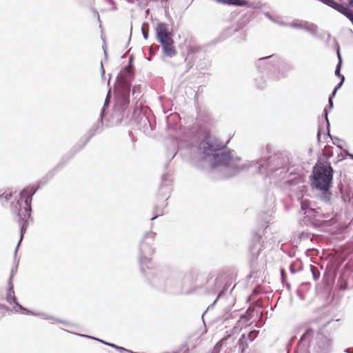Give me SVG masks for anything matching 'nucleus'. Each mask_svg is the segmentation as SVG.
<instances>
[{
	"mask_svg": "<svg viewBox=\"0 0 353 353\" xmlns=\"http://www.w3.org/2000/svg\"><path fill=\"white\" fill-rule=\"evenodd\" d=\"M40 188V185H38L37 188L34 187H26L23 190L20 192V198L21 200L23 199V202L26 205V207L22 208L21 203L19 201L17 202L14 205V208L16 209L17 216L18 217V223L19 225V232L20 236L17 247L14 250V257H16L18 249L20 246V244L23 239V236L27 231L29 221H32V196L37 192V191Z\"/></svg>",
	"mask_w": 353,
	"mask_h": 353,
	"instance_id": "39448f33",
	"label": "nucleus"
},
{
	"mask_svg": "<svg viewBox=\"0 0 353 353\" xmlns=\"http://www.w3.org/2000/svg\"><path fill=\"white\" fill-rule=\"evenodd\" d=\"M17 265H16L15 268H12L8 281H11V282H12V278H13L14 274L17 272Z\"/></svg>",
	"mask_w": 353,
	"mask_h": 353,
	"instance_id": "de8ad7c7",
	"label": "nucleus"
},
{
	"mask_svg": "<svg viewBox=\"0 0 353 353\" xmlns=\"http://www.w3.org/2000/svg\"><path fill=\"white\" fill-rule=\"evenodd\" d=\"M294 341H295V338L294 337L291 338V339L290 340L289 343L288 344V346H287V353H290V345H292V343H294Z\"/></svg>",
	"mask_w": 353,
	"mask_h": 353,
	"instance_id": "603ef678",
	"label": "nucleus"
},
{
	"mask_svg": "<svg viewBox=\"0 0 353 353\" xmlns=\"http://www.w3.org/2000/svg\"><path fill=\"white\" fill-rule=\"evenodd\" d=\"M110 104V101H109L108 99V98H106L105 100L104 104L103 105V108H102V109L101 110L99 117H101L102 118H105V116L107 114L106 109L108 108Z\"/></svg>",
	"mask_w": 353,
	"mask_h": 353,
	"instance_id": "e433bc0d",
	"label": "nucleus"
},
{
	"mask_svg": "<svg viewBox=\"0 0 353 353\" xmlns=\"http://www.w3.org/2000/svg\"><path fill=\"white\" fill-rule=\"evenodd\" d=\"M79 335L81 336L85 337V338H88V339L96 340V341H97V339H99L98 338H96L94 336H92L86 335V334H79Z\"/></svg>",
	"mask_w": 353,
	"mask_h": 353,
	"instance_id": "5fc2aeb1",
	"label": "nucleus"
},
{
	"mask_svg": "<svg viewBox=\"0 0 353 353\" xmlns=\"http://www.w3.org/2000/svg\"><path fill=\"white\" fill-rule=\"evenodd\" d=\"M348 3L350 5L353 6V0H348Z\"/></svg>",
	"mask_w": 353,
	"mask_h": 353,
	"instance_id": "338daca9",
	"label": "nucleus"
},
{
	"mask_svg": "<svg viewBox=\"0 0 353 353\" xmlns=\"http://www.w3.org/2000/svg\"><path fill=\"white\" fill-rule=\"evenodd\" d=\"M229 285H228V283L225 284V285L223 287V288L219 292L218 295H217L216 298L215 299V300L213 301V303L212 304H210L208 307V308L205 310V311L203 313L202 316H201L202 318L203 317L205 314L208 312V310H210V308H212L214 307V305L216 304V303L219 301V299L225 294L226 292L228 290Z\"/></svg>",
	"mask_w": 353,
	"mask_h": 353,
	"instance_id": "393cba45",
	"label": "nucleus"
},
{
	"mask_svg": "<svg viewBox=\"0 0 353 353\" xmlns=\"http://www.w3.org/2000/svg\"><path fill=\"white\" fill-rule=\"evenodd\" d=\"M256 67L261 73L265 70L267 77L278 81L287 77L291 67L276 54L261 57L256 61Z\"/></svg>",
	"mask_w": 353,
	"mask_h": 353,
	"instance_id": "6e6552de",
	"label": "nucleus"
},
{
	"mask_svg": "<svg viewBox=\"0 0 353 353\" xmlns=\"http://www.w3.org/2000/svg\"><path fill=\"white\" fill-rule=\"evenodd\" d=\"M337 92H335V89L333 90L331 95L329 97L328 99V105L327 106L329 110H332L334 107L332 99L335 97Z\"/></svg>",
	"mask_w": 353,
	"mask_h": 353,
	"instance_id": "a19ab883",
	"label": "nucleus"
},
{
	"mask_svg": "<svg viewBox=\"0 0 353 353\" xmlns=\"http://www.w3.org/2000/svg\"><path fill=\"white\" fill-rule=\"evenodd\" d=\"M1 309H4V310H8L9 307L7 305H6L0 304V310Z\"/></svg>",
	"mask_w": 353,
	"mask_h": 353,
	"instance_id": "680f3d73",
	"label": "nucleus"
},
{
	"mask_svg": "<svg viewBox=\"0 0 353 353\" xmlns=\"http://www.w3.org/2000/svg\"><path fill=\"white\" fill-rule=\"evenodd\" d=\"M230 315V314H225V315H223V317L221 318L222 321H227L229 319V316Z\"/></svg>",
	"mask_w": 353,
	"mask_h": 353,
	"instance_id": "13d9d810",
	"label": "nucleus"
},
{
	"mask_svg": "<svg viewBox=\"0 0 353 353\" xmlns=\"http://www.w3.org/2000/svg\"><path fill=\"white\" fill-rule=\"evenodd\" d=\"M154 216L150 219L151 221L155 220L157 217L163 215V209L159 205H156L153 209Z\"/></svg>",
	"mask_w": 353,
	"mask_h": 353,
	"instance_id": "473e14b6",
	"label": "nucleus"
},
{
	"mask_svg": "<svg viewBox=\"0 0 353 353\" xmlns=\"http://www.w3.org/2000/svg\"><path fill=\"white\" fill-rule=\"evenodd\" d=\"M119 88L116 91L114 109L116 112H123L130 103V82L117 81Z\"/></svg>",
	"mask_w": 353,
	"mask_h": 353,
	"instance_id": "ddd939ff",
	"label": "nucleus"
},
{
	"mask_svg": "<svg viewBox=\"0 0 353 353\" xmlns=\"http://www.w3.org/2000/svg\"><path fill=\"white\" fill-rule=\"evenodd\" d=\"M321 133H322V127H321V125L319 124L317 134H316V139H317V141L319 143L321 141Z\"/></svg>",
	"mask_w": 353,
	"mask_h": 353,
	"instance_id": "49530a36",
	"label": "nucleus"
},
{
	"mask_svg": "<svg viewBox=\"0 0 353 353\" xmlns=\"http://www.w3.org/2000/svg\"><path fill=\"white\" fill-rule=\"evenodd\" d=\"M334 170L330 163L318 161L312 168L310 182L312 188L321 191L320 199L325 203L331 201Z\"/></svg>",
	"mask_w": 353,
	"mask_h": 353,
	"instance_id": "7ed1b4c3",
	"label": "nucleus"
},
{
	"mask_svg": "<svg viewBox=\"0 0 353 353\" xmlns=\"http://www.w3.org/2000/svg\"><path fill=\"white\" fill-rule=\"evenodd\" d=\"M6 299L7 302L9 303L10 304H13V303L16 300H17V298L14 294V284L13 282H11V281H8V288Z\"/></svg>",
	"mask_w": 353,
	"mask_h": 353,
	"instance_id": "4be33fe9",
	"label": "nucleus"
},
{
	"mask_svg": "<svg viewBox=\"0 0 353 353\" xmlns=\"http://www.w3.org/2000/svg\"><path fill=\"white\" fill-rule=\"evenodd\" d=\"M105 1H108L110 4L112 5V10H116L117 9L116 4L113 0H105Z\"/></svg>",
	"mask_w": 353,
	"mask_h": 353,
	"instance_id": "864d4df0",
	"label": "nucleus"
},
{
	"mask_svg": "<svg viewBox=\"0 0 353 353\" xmlns=\"http://www.w3.org/2000/svg\"><path fill=\"white\" fill-rule=\"evenodd\" d=\"M216 2L228 6L236 7L250 8V6L247 0H214Z\"/></svg>",
	"mask_w": 353,
	"mask_h": 353,
	"instance_id": "412c9836",
	"label": "nucleus"
},
{
	"mask_svg": "<svg viewBox=\"0 0 353 353\" xmlns=\"http://www.w3.org/2000/svg\"><path fill=\"white\" fill-rule=\"evenodd\" d=\"M303 30L310 32L313 36L316 35L317 26L314 23H306L303 26Z\"/></svg>",
	"mask_w": 353,
	"mask_h": 353,
	"instance_id": "72a5a7b5",
	"label": "nucleus"
},
{
	"mask_svg": "<svg viewBox=\"0 0 353 353\" xmlns=\"http://www.w3.org/2000/svg\"><path fill=\"white\" fill-rule=\"evenodd\" d=\"M254 315V310L248 308L244 314H242L241 316V319L245 320V321H248L250 320Z\"/></svg>",
	"mask_w": 353,
	"mask_h": 353,
	"instance_id": "c9c22d12",
	"label": "nucleus"
},
{
	"mask_svg": "<svg viewBox=\"0 0 353 353\" xmlns=\"http://www.w3.org/2000/svg\"><path fill=\"white\" fill-rule=\"evenodd\" d=\"M326 136L331 139L333 144L336 145V146L338 148L343 150V145L341 144L338 143L339 141H341V140L338 137L331 135L330 133V135H327V132H326Z\"/></svg>",
	"mask_w": 353,
	"mask_h": 353,
	"instance_id": "58836bf2",
	"label": "nucleus"
},
{
	"mask_svg": "<svg viewBox=\"0 0 353 353\" xmlns=\"http://www.w3.org/2000/svg\"><path fill=\"white\" fill-rule=\"evenodd\" d=\"M142 89L141 85H134L132 86V101H135V108H139L142 105V103L140 102L139 103V101L141 100L142 97Z\"/></svg>",
	"mask_w": 353,
	"mask_h": 353,
	"instance_id": "aec40b11",
	"label": "nucleus"
},
{
	"mask_svg": "<svg viewBox=\"0 0 353 353\" xmlns=\"http://www.w3.org/2000/svg\"><path fill=\"white\" fill-rule=\"evenodd\" d=\"M283 286H285V288L289 290L291 288L290 283L288 281L285 282V285H283Z\"/></svg>",
	"mask_w": 353,
	"mask_h": 353,
	"instance_id": "052dcab7",
	"label": "nucleus"
},
{
	"mask_svg": "<svg viewBox=\"0 0 353 353\" xmlns=\"http://www.w3.org/2000/svg\"><path fill=\"white\" fill-rule=\"evenodd\" d=\"M93 12H94V14H97L98 21L99 22H101V21H100V16H99V14L98 11L96 9H93Z\"/></svg>",
	"mask_w": 353,
	"mask_h": 353,
	"instance_id": "bf43d9fd",
	"label": "nucleus"
},
{
	"mask_svg": "<svg viewBox=\"0 0 353 353\" xmlns=\"http://www.w3.org/2000/svg\"><path fill=\"white\" fill-rule=\"evenodd\" d=\"M203 55V52L197 48L191 47L188 50V55L185 61H186L185 70L182 73L184 75L188 72L194 65V61L198 57H201Z\"/></svg>",
	"mask_w": 353,
	"mask_h": 353,
	"instance_id": "a211bd4d",
	"label": "nucleus"
},
{
	"mask_svg": "<svg viewBox=\"0 0 353 353\" xmlns=\"http://www.w3.org/2000/svg\"><path fill=\"white\" fill-rule=\"evenodd\" d=\"M255 85L259 90H263L266 87L267 83L263 75L255 78Z\"/></svg>",
	"mask_w": 353,
	"mask_h": 353,
	"instance_id": "cd10ccee",
	"label": "nucleus"
},
{
	"mask_svg": "<svg viewBox=\"0 0 353 353\" xmlns=\"http://www.w3.org/2000/svg\"><path fill=\"white\" fill-rule=\"evenodd\" d=\"M250 336L245 335V333H243L241 335L240 338L238 340V344L240 348L241 353H244L245 350L248 348V344L250 342Z\"/></svg>",
	"mask_w": 353,
	"mask_h": 353,
	"instance_id": "5701e85b",
	"label": "nucleus"
},
{
	"mask_svg": "<svg viewBox=\"0 0 353 353\" xmlns=\"http://www.w3.org/2000/svg\"><path fill=\"white\" fill-rule=\"evenodd\" d=\"M156 233L154 232H146L139 245L138 260L141 272H144V268L151 265L150 256L154 252V241Z\"/></svg>",
	"mask_w": 353,
	"mask_h": 353,
	"instance_id": "9b49d317",
	"label": "nucleus"
},
{
	"mask_svg": "<svg viewBox=\"0 0 353 353\" xmlns=\"http://www.w3.org/2000/svg\"><path fill=\"white\" fill-rule=\"evenodd\" d=\"M3 196L0 197V199H4L5 201H8L11 197H12V193H3Z\"/></svg>",
	"mask_w": 353,
	"mask_h": 353,
	"instance_id": "c03bdc74",
	"label": "nucleus"
},
{
	"mask_svg": "<svg viewBox=\"0 0 353 353\" xmlns=\"http://www.w3.org/2000/svg\"><path fill=\"white\" fill-rule=\"evenodd\" d=\"M134 120L139 130L142 131L147 136H150L151 133L156 128V125L152 123L148 116L142 111L135 117Z\"/></svg>",
	"mask_w": 353,
	"mask_h": 353,
	"instance_id": "2eb2a0df",
	"label": "nucleus"
},
{
	"mask_svg": "<svg viewBox=\"0 0 353 353\" xmlns=\"http://www.w3.org/2000/svg\"><path fill=\"white\" fill-rule=\"evenodd\" d=\"M264 15L265 16L266 18H268L270 21H274V22L276 21L275 19H274L273 16L271 15V14L269 12H265Z\"/></svg>",
	"mask_w": 353,
	"mask_h": 353,
	"instance_id": "8fccbe9b",
	"label": "nucleus"
},
{
	"mask_svg": "<svg viewBox=\"0 0 353 353\" xmlns=\"http://www.w3.org/2000/svg\"><path fill=\"white\" fill-rule=\"evenodd\" d=\"M288 161L281 154H274L269 157H263L250 163V167H255L258 172L270 176L279 171L280 174L286 173Z\"/></svg>",
	"mask_w": 353,
	"mask_h": 353,
	"instance_id": "1a4fd4ad",
	"label": "nucleus"
},
{
	"mask_svg": "<svg viewBox=\"0 0 353 353\" xmlns=\"http://www.w3.org/2000/svg\"><path fill=\"white\" fill-rule=\"evenodd\" d=\"M104 54H105V59H107L108 58V54H107V52H106L105 50H104Z\"/></svg>",
	"mask_w": 353,
	"mask_h": 353,
	"instance_id": "774afa93",
	"label": "nucleus"
},
{
	"mask_svg": "<svg viewBox=\"0 0 353 353\" xmlns=\"http://www.w3.org/2000/svg\"><path fill=\"white\" fill-rule=\"evenodd\" d=\"M314 335V330L310 327L307 328L301 335L294 353H311L310 346ZM332 339L317 333L314 339L312 353H332Z\"/></svg>",
	"mask_w": 353,
	"mask_h": 353,
	"instance_id": "0eeeda50",
	"label": "nucleus"
},
{
	"mask_svg": "<svg viewBox=\"0 0 353 353\" xmlns=\"http://www.w3.org/2000/svg\"><path fill=\"white\" fill-rule=\"evenodd\" d=\"M341 195L344 203H349L351 204V200L353 198V193L346 192L344 190H341Z\"/></svg>",
	"mask_w": 353,
	"mask_h": 353,
	"instance_id": "7c9ffc66",
	"label": "nucleus"
},
{
	"mask_svg": "<svg viewBox=\"0 0 353 353\" xmlns=\"http://www.w3.org/2000/svg\"><path fill=\"white\" fill-rule=\"evenodd\" d=\"M264 241L262 234L260 232H254L253 233L250 244L249 246V259L248 263L250 269L248 278L256 277L259 272L258 258L261 252L264 249Z\"/></svg>",
	"mask_w": 353,
	"mask_h": 353,
	"instance_id": "9d476101",
	"label": "nucleus"
},
{
	"mask_svg": "<svg viewBox=\"0 0 353 353\" xmlns=\"http://www.w3.org/2000/svg\"><path fill=\"white\" fill-rule=\"evenodd\" d=\"M336 55H337V59H338V63L336 64L335 70L337 71H339V70L341 71V68H342V65H343V59H342V56L341 54V48H340L339 45H336Z\"/></svg>",
	"mask_w": 353,
	"mask_h": 353,
	"instance_id": "2f4dec72",
	"label": "nucleus"
},
{
	"mask_svg": "<svg viewBox=\"0 0 353 353\" xmlns=\"http://www.w3.org/2000/svg\"><path fill=\"white\" fill-rule=\"evenodd\" d=\"M108 346L112 347L117 350L120 352H121V350H124V347H123L119 346V345H116L114 343H110V344H108Z\"/></svg>",
	"mask_w": 353,
	"mask_h": 353,
	"instance_id": "a18cd8bd",
	"label": "nucleus"
},
{
	"mask_svg": "<svg viewBox=\"0 0 353 353\" xmlns=\"http://www.w3.org/2000/svg\"><path fill=\"white\" fill-rule=\"evenodd\" d=\"M168 27V23L158 22L155 28L156 36L157 40L162 47L163 54L167 57H172L176 54V51Z\"/></svg>",
	"mask_w": 353,
	"mask_h": 353,
	"instance_id": "f8f14e48",
	"label": "nucleus"
},
{
	"mask_svg": "<svg viewBox=\"0 0 353 353\" xmlns=\"http://www.w3.org/2000/svg\"><path fill=\"white\" fill-rule=\"evenodd\" d=\"M353 261L350 258L342 268L338 280L339 288L345 290L348 288V281H353Z\"/></svg>",
	"mask_w": 353,
	"mask_h": 353,
	"instance_id": "4468645a",
	"label": "nucleus"
},
{
	"mask_svg": "<svg viewBox=\"0 0 353 353\" xmlns=\"http://www.w3.org/2000/svg\"><path fill=\"white\" fill-rule=\"evenodd\" d=\"M145 25H148V23H143V25H142V30H141V31H142V34H143V38H144L145 39H148V35H149V32H148V31H145V30H144V26H145Z\"/></svg>",
	"mask_w": 353,
	"mask_h": 353,
	"instance_id": "37998d69",
	"label": "nucleus"
},
{
	"mask_svg": "<svg viewBox=\"0 0 353 353\" xmlns=\"http://www.w3.org/2000/svg\"><path fill=\"white\" fill-rule=\"evenodd\" d=\"M292 26L295 28H298V29H303L304 24L293 23H292Z\"/></svg>",
	"mask_w": 353,
	"mask_h": 353,
	"instance_id": "3c124183",
	"label": "nucleus"
},
{
	"mask_svg": "<svg viewBox=\"0 0 353 353\" xmlns=\"http://www.w3.org/2000/svg\"><path fill=\"white\" fill-rule=\"evenodd\" d=\"M259 331L256 330H253L248 333L245 334V335H249L250 342H252L259 335Z\"/></svg>",
	"mask_w": 353,
	"mask_h": 353,
	"instance_id": "ea45409f",
	"label": "nucleus"
},
{
	"mask_svg": "<svg viewBox=\"0 0 353 353\" xmlns=\"http://www.w3.org/2000/svg\"><path fill=\"white\" fill-rule=\"evenodd\" d=\"M346 157H349L350 159H353V154L352 153H350V152H347V154H346Z\"/></svg>",
	"mask_w": 353,
	"mask_h": 353,
	"instance_id": "0e129e2a",
	"label": "nucleus"
},
{
	"mask_svg": "<svg viewBox=\"0 0 353 353\" xmlns=\"http://www.w3.org/2000/svg\"><path fill=\"white\" fill-rule=\"evenodd\" d=\"M198 151L202 155L201 159L208 162L210 169L214 170L218 167L225 169V179L234 177L248 168L245 164L237 165L241 161V157L235 156L234 150L228 149L225 143L207 130H204Z\"/></svg>",
	"mask_w": 353,
	"mask_h": 353,
	"instance_id": "f257e3e1",
	"label": "nucleus"
},
{
	"mask_svg": "<svg viewBox=\"0 0 353 353\" xmlns=\"http://www.w3.org/2000/svg\"><path fill=\"white\" fill-rule=\"evenodd\" d=\"M168 177V174H163L161 176V183L159 185V192L157 194L158 199L162 200L164 203L169 198V193L170 192V188L169 185L165 184V181Z\"/></svg>",
	"mask_w": 353,
	"mask_h": 353,
	"instance_id": "6ab92c4d",
	"label": "nucleus"
},
{
	"mask_svg": "<svg viewBox=\"0 0 353 353\" xmlns=\"http://www.w3.org/2000/svg\"><path fill=\"white\" fill-rule=\"evenodd\" d=\"M13 304L15 305V307H14V310L16 312H20L21 314H30V315H32V316H41L43 319H50V320H53V321H55L59 323H61V324H66V321H64V320H61V319H57L55 318L54 316H51V315H49L46 313H43V312H33L32 310H30L29 309L23 307L22 305H21L17 300H16Z\"/></svg>",
	"mask_w": 353,
	"mask_h": 353,
	"instance_id": "dca6fc26",
	"label": "nucleus"
},
{
	"mask_svg": "<svg viewBox=\"0 0 353 353\" xmlns=\"http://www.w3.org/2000/svg\"><path fill=\"white\" fill-rule=\"evenodd\" d=\"M176 154V152H175L174 153V154L172 155V157L170 158V159L167 161V163L165 165V168H167L168 167L170 161L175 157Z\"/></svg>",
	"mask_w": 353,
	"mask_h": 353,
	"instance_id": "4d7b16f0",
	"label": "nucleus"
},
{
	"mask_svg": "<svg viewBox=\"0 0 353 353\" xmlns=\"http://www.w3.org/2000/svg\"><path fill=\"white\" fill-rule=\"evenodd\" d=\"M335 75L340 79V82L335 86L334 89H335V92H337L343 85L345 81V77L341 73V71L336 70L334 71Z\"/></svg>",
	"mask_w": 353,
	"mask_h": 353,
	"instance_id": "f704fd0d",
	"label": "nucleus"
},
{
	"mask_svg": "<svg viewBox=\"0 0 353 353\" xmlns=\"http://www.w3.org/2000/svg\"><path fill=\"white\" fill-rule=\"evenodd\" d=\"M223 281L221 278H216L213 282V287L212 289L208 290L209 294H215L222 286Z\"/></svg>",
	"mask_w": 353,
	"mask_h": 353,
	"instance_id": "bb28decb",
	"label": "nucleus"
},
{
	"mask_svg": "<svg viewBox=\"0 0 353 353\" xmlns=\"http://www.w3.org/2000/svg\"><path fill=\"white\" fill-rule=\"evenodd\" d=\"M344 353H353V352L350 349L347 348L343 351Z\"/></svg>",
	"mask_w": 353,
	"mask_h": 353,
	"instance_id": "69168bd1",
	"label": "nucleus"
},
{
	"mask_svg": "<svg viewBox=\"0 0 353 353\" xmlns=\"http://www.w3.org/2000/svg\"><path fill=\"white\" fill-rule=\"evenodd\" d=\"M141 272L149 286L159 292L176 294L183 292L179 281L168 270H154L149 266Z\"/></svg>",
	"mask_w": 353,
	"mask_h": 353,
	"instance_id": "f03ea898",
	"label": "nucleus"
},
{
	"mask_svg": "<svg viewBox=\"0 0 353 353\" xmlns=\"http://www.w3.org/2000/svg\"><path fill=\"white\" fill-rule=\"evenodd\" d=\"M323 205L316 208H312L308 203L307 200H302L300 202L301 211L305 215L304 219H308V221L312 225L330 227L334 225L338 222L336 214H334L331 207L330 201L327 204L321 199Z\"/></svg>",
	"mask_w": 353,
	"mask_h": 353,
	"instance_id": "20e7f679",
	"label": "nucleus"
},
{
	"mask_svg": "<svg viewBox=\"0 0 353 353\" xmlns=\"http://www.w3.org/2000/svg\"><path fill=\"white\" fill-rule=\"evenodd\" d=\"M103 119L101 117L98 119L97 122L85 133V134L79 140L77 145H75L68 154L63 157L61 162L56 165L52 170L49 171L45 177L41 181L45 183L48 180L51 179L54 175L61 170L64 165L72 159L77 153H78L82 148H83L89 141L96 134H101L104 130Z\"/></svg>",
	"mask_w": 353,
	"mask_h": 353,
	"instance_id": "423d86ee",
	"label": "nucleus"
},
{
	"mask_svg": "<svg viewBox=\"0 0 353 353\" xmlns=\"http://www.w3.org/2000/svg\"><path fill=\"white\" fill-rule=\"evenodd\" d=\"M325 35L326 37L325 39V43L327 47L332 48L336 52V45H339L336 39L334 37H332L330 33L328 32H325Z\"/></svg>",
	"mask_w": 353,
	"mask_h": 353,
	"instance_id": "b1692460",
	"label": "nucleus"
},
{
	"mask_svg": "<svg viewBox=\"0 0 353 353\" xmlns=\"http://www.w3.org/2000/svg\"><path fill=\"white\" fill-rule=\"evenodd\" d=\"M310 270L312 272L314 280L317 281L320 278V272H319L318 269L313 265H310Z\"/></svg>",
	"mask_w": 353,
	"mask_h": 353,
	"instance_id": "4c0bfd02",
	"label": "nucleus"
},
{
	"mask_svg": "<svg viewBox=\"0 0 353 353\" xmlns=\"http://www.w3.org/2000/svg\"><path fill=\"white\" fill-rule=\"evenodd\" d=\"M330 110H329V108L327 107H325L324 108L323 114H322V117L325 119V121L326 123V130H327V135H330V121L328 119V114H329V112Z\"/></svg>",
	"mask_w": 353,
	"mask_h": 353,
	"instance_id": "c756f323",
	"label": "nucleus"
},
{
	"mask_svg": "<svg viewBox=\"0 0 353 353\" xmlns=\"http://www.w3.org/2000/svg\"><path fill=\"white\" fill-rule=\"evenodd\" d=\"M199 59V61L196 63V69L201 71L205 70L210 65V62L208 59H205V54L203 53V57H198L196 59Z\"/></svg>",
	"mask_w": 353,
	"mask_h": 353,
	"instance_id": "a878e982",
	"label": "nucleus"
},
{
	"mask_svg": "<svg viewBox=\"0 0 353 353\" xmlns=\"http://www.w3.org/2000/svg\"><path fill=\"white\" fill-rule=\"evenodd\" d=\"M314 37H316L317 39H320V40H325V37H326V35H325V32L321 33V34H319L317 32H316V35H314Z\"/></svg>",
	"mask_w": 353,
	"mask_h": 353,
	"instance_id": "09e8293b",
	"label": "nucleus"
},
{
	"mask_svg": "<svg viewBox=\"0 0 353 353\" xmlns=\"http://www.w3.org/2000/svg\"><path fill=\"white\" fill-rule=\"evenodd\" d=\"M303 270V265L300 262H293L290 265V271L294 274Z\"/></svg>",
	"mask_w": 353,
	"mask_h": 353,
	"instance_id": "c85d7f7f",
	"label": "nucleus"
},
{
	"mask_svg": "<svg viewBox=\"0 0 353 353\" xmlns=\"http://www.w3.org/2000/svg\"><path fill=\"white\" fill-rule=\"evenodd\" d=\"M100 72H101V77H103L105 75V70H104L102 62H101Z\"/></svg>",
	"mask_w": 353,
	"mask_h": 353,
	"instance_id": "6e6d98bb",
	"label": "nucleus"
},
{
	"mask_svg": "<svg viewBox=\"0 0 353 353\" xmlns=\"http://www.w3.org/2000/svg\"><path fill=\"white\" fill-rule=\"evenodd\" d=\"M134 57L131 55L129 57L128 64L121 70L117 76V81H121L125 83L126 81L131 82L134 78V68L133 66Z\"/></svg>",
	"mask_w": 353,
	"mask_h": 353,
	"instance_id": "f3484780",
	"label": "nucleus"
},
{
	"mask_svg": "<svg viewBox=\"0 0 353 353\" xmlns=\"http://www.w3.org/2000/svg\"><path fill=\"white\" fill-rule=\"evenodd\" d=\"M97 341H99V342H101V343H102L103 344H105V345H108V344H110V342L105 341H103V340H102V339H97Z\"/></svg>",
	"mask_w": 353,
	"mask_h": 353,
	"instance_id": "e2e57ef3",
	"label": "nucleus"
},
{
	"mask_svg": "<svg viewBox=\"0 0 353 353\" xmlns=\"http://www.w3.org/2000/svg\"><path fill=\"white\" fill-rule=\"evenodd\" d=\"M280 274H281V283H283V285H285V282L287 281V276H286L285 270L283 268H281Z\"/></svg>",
	"mask_w": 353,
	"mask_h": 353,
	"instance_id": "79ce46f5",
	"label": "nucleus"
}]
</instances>
